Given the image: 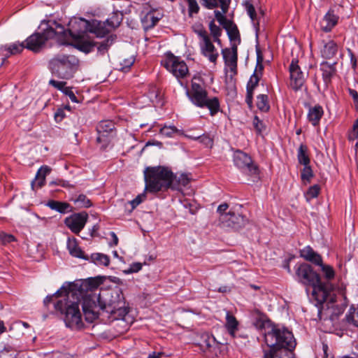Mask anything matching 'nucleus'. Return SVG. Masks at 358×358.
Returning <instances> with one entry per match:
<instances>
[{"label":"nucleus","mask_w":358,"mask_h":358,"mask_svg":"<svg viewBox=\"0 0 358 358\" xmlns=\"http://www.w3.org/2000/svg\"><path fill=\"white\" fill-rule=\"evenodd\" d=\"M256 105L257 108L262 112H268L270 109L268 95L259 94L257 96Z\"/></svg>","instance_id":"c9c22d12"},{"label":"nucleus","mask_w":358,"mask_h":358,"mask_svg":"<svg viewBox=\"0 0 358 358\" xmlns=\"http://www.w3.org/2000/svg\"><path fill=\"white\" fill-rule=\"evenodd\" d=\"M222 55L225 64L229 67L231 71L236 73L238 61L237 43L231 44V48H226L222 49Z\"/></svg>","instance_id":"f3484780"},{"label":"nucleus","mask_w":358,"mask_h":358,"mask_svg":"<svg viewBox=\"0 0 358 358\" xmlns=\"http://www.w3.org/2000/svg\"><path fill=\"white\" fill-rule=\"evenodd\" d=\"M51 171V169L46 165L42 166L37 171L36 175L37 176H40L41 178H43L45 180V177L47 175H48Z\"/></svg>","instance_id":"052dcab7"},{"label":"nucleus","mask_w":358,"mask_h":358,"mask_svg":"<svg viewBox=\"0 0 358 358\" xmlns=\"http://www.w3.org/2000/svg\"><path fill=\"white\" fill-rule=\"evenodd\" d=\"M0 241L3 245H6L15 241V238L12 234H8L5 232H0Z\"/></svg>","instance_id":"603ef678"},{"label":"nucleus","mask_w":358,"mask_h":358,"mask_svg":"<svg viewBox=\"0 0 358 358\" xmlns=\"http://www.w3.org/2000/svg\"><path fill=\"white\" fill-rule=\"evenodd\" d=\"M72 39L73 40V46L86 54L91 52L96 46L95 42L92 41L88 35L78 36L76 34V38Z\"/></svg>","instance_id":"a211bd4d"},{"label":"nucleus","mask_w":358,"mask_h":358,"mask_svg":"<svg viewBox=\"0 0 358 358\" xmlns=\"http://www.w3.org/2000/svg\"><path fill=\"white\" fill-rule=\"evenodd\" d=\"M53 23L55 24V28L59 29V36L60 43L62 44H66L69 38H75L76 34L78 36H86L87 33L90 32V21L84 18L76 19L70 22L71 28L66 30L64 27L58 24L56 21Z\"/></svg>","instance_id":"6e6552de"},{"label":"nucleus","mask_w":358,"mask_h":358,"mask_svg":"<svg viewBox=\"0 0 358 358\" xmlns=\"http://www.w3.org/2000/svg\"><path fill=\"white\" fill-rule=\"evenodd\" d=\"M145 190L156 193L172 190L182 191L187 186L190 179L186 174H180L178 177L166 168L158 166L147 168L145 171Z\"/></svg>","instance_id":"7ed1b4c3"},{"label":"nucleus","mask_w":358,"mask_h":358,"mask_svg":"<svg viewBox=\"0 0 358 358\" xmlns=\"http://www.w3.org/2000/svg\"><path fill=\"white\" fill-rule=\"evenodd\" d=\"M336 62L329 64L327 62L321 64L320 69L322 71V79L327 87L331 83L332 78L336 75Z\"/></svg>","instance_id":"5701e85b"},{"label":"nucleus","mask_w":358,"mask_h":358,"mask_svg":"<svg viewBox=\"0 0 358 358\" xmlns=\"http://www.w3.org/2000/svg\"><path fill=\"white\" fill-rule=\"evenodd\" d=\"M338 16L334 14V10H329L320 21V29L324 32H329L337 24Z\"/></svg>","instance_id":"412c9836"},{"label":"nucleus","mask_w":358,"mask_h":358,"mask_svg":"<svg viewBox=\"0 0 358 358\" xmlns=\"http://www.w3.org/2000/svg\"><path fill=\"white\" fill-rule=\"evenodd\" d=\"M263 56L261 50L257 48V66L255 72L251 76L248 85H247V94L245 97V102L250 108L252 107L253 101V91L255 87L258 85L260 78L262 74L264 69L263 64Z\"/></svg>","instance_id":"9b49d317"},{"label":"nucleus","mask_w":358,"mask_h":358,"mask_svg":"<svg viewBox=\"0 0 358 358\" xmlns=\"http://www.w3.org/2000/svg\"><path fill=\"white\" fill-rule=\"evenodd\" d=\"M159 20V17H155L153 13H148L142 20L143 28L145 30L154 27Z\"/></svg>","instance_id":"e433bc0d"},{"label":"nucleus","mask_w":358,"mask_h":358,"mask_svg":"<svg viewBox=\"0 0 358 358\" xmlns=\"http://www.w3.org/2000/svg\"><path fill=\"white\" fill-rule=\"evenodd\" d=\"M71 201L80 208H90L92 206L91 200L85 194H80L76 198L73 197Z\"/></svg>","instance_id":"58836bf2"},{"label":"nucleus","mask_w":358,"mask_h":358,"mask_svg":"<svg viewBox=\"0 0 358 358\" xmlns=\"http://www.w3.org/2000/svg\"><path fill=\"white\" fill-rule=\"evenodd\" d=\"M338 52V45L334 41H329L324 44L321 50L322 56L325 59L333 58Z\"/></svg>","instance_id":"c85d7f7f"},{"label":"nucleus","mask_w":358,"mask_h":358,"mask_svg":"<svg viewBox=\"0 0 358 358\" xmlns=\"http://www.w3.org/2000/svg\"><path fill=\"white\" fill-rule=\"evenodd\" d=\"M201 5L207 9L220 7L223 13L228 12L231 0H201Z\"/></svg>","instance_id":"393cba45"},{"label":"nucleus","mask_w":358,"mask_h":358,"mask_svg":"<svg viewBox=\"0 0 358 358\" xmlns=\"http://www.w3.org/2000/svg\"><path fill=\"white\" fill-rule=\"evenodd\" d=\"M54 37H57L60 41L59 31L55 29L52 25L47 24V27L43 29L41 32L34 33L25 40V47L29 50L38 52L45 46L49 39Z\"/></svg>","instance_id":"1a4fd4ad"},{"label":"nucleus","mask_w":358,"mask_h":358,"mask_svg":"<svg viewBox=\"0 0 358 358\" xmlns=\"http://www.w3.org/2000/svg\"><path fill=\"white\" fill-rule=\"evenodd\" d=\"M253 126L258 134H261L266 128L264 122L257 115L254 117Z\"/></svg>","instance_id":"8fccbe9b"},{"label":"nucleus","mask_w":358,"mask_h":358,"mask_svg":"<svg viewBox=\"0 0 358 358\" xmlns=\"http://www.w3.org/2000/svg\"><path fill=\"white\" fill-rule=\"evenodd\" d=\"M295 276L301 284L313 287L312 295L317 301V305L321 306L318 309L319 314L325 306L329 308V304L333 306L336 302V295L332 293L334 289V285L330 282H322L320 275L310 264L302 263L296 265Z\"/></svg>","instance_id":"f03ea898"},{"label":"nucleus","mask_w":358,"mask_h":358,"mask_svg":"<svg viewBox=\"0 0 358 358\" xmlns=\"http://www.w3.org/2000/svg\"><path fill=\"white\" fill-rule=\"evenodd\" d=\"M146 195L145 193L141 194L138 195L134 199L131 201V205L132 208H135L138 206L141 203H142L145 199Z\"/></svg>","instance_id":"680f3d73"},{"label":"nucleus","mask_w":358,"mask_h":358,"mask_svg":"<svg viewBox=\"0 0 358 358\" xmlns=\"http://www.w3.org/2000/svg\"><path fill=\"white\" fill-rule=\"evenodd\" d=\"M189 99L199 108H207L211 116L215 115L220 110V106L217 97L208 98L206 89L200 84L192 80L191 91H187Z\"/></svg>","instance_id":"0eeeda50"},{"label":"nucleus","mask_w":358,"mask_h":358,"mask_svg":"<svg viewBox=\"0 0 358 358\" xmlns=\"http://www.w3.org/2000/svg\"><path fill=\"white\" fill-rule=\"evenodd\" d=\"M115 129V124L113 122L110 120H104L99 123L96 127V130L99 136L96 141L99 143L101 142H108V134L112 133Z\"/></svg>","instance_id":"6ab92c4d"},{"label":"nucleus","mask_w":358,"mask_h":358,"mask_svg":"<svg viewBox=\"0 0 358 358\" xmlns=\"http://www.w3.org/2000/svg\"><path fill=\"white\" fill-rule=\"evenodd\" d=\"M324 114L322 106L317 105L309 109L308 119L313 126H317Z\"/></svg>","instance_id":"cd10ccee"},{"label":"nucleus","mask_w":358,"mask_h":358,"mask_svg":"<svg viewBox=\"0 0 358 358\" xmlns=\"http://www.w3.org/2000/svg\"><path fill=\"white\" fill-rule=\"evenodd\" d=\"M317 265L321 267V271H322L324 278L327 280V282H329V280L334 278L335 271L331 266L324 264L322 262Z\"/></svg>","instance_id":"a19ab883"},{"label":"nucleus","mask_w":358,"mask_h":358,"mask_svg":"<svg viewBox=\"0 0 358 358\" xmlns=\"http://www.w3.org/2000/svg\"><path fill=\"white\" fill-rule=\"evenodd\" d=\"M47 206L52 210H55L60 213H66L72 210L71 206L66 202L50 200L47 203Z\"/></svg>","instance_id":"c756f323"},{"label":"nucleus","mask_w":358,"mask_h":358,"mask_svg":"<svg viewBox=\"0 0 358 358\" xmlns=\"http://www.w3.org/2000/svg\"><path fill=\"white\" fill-rule=\"evenodd\" d=\"M238 325V322L236 318L229 311H227L225 327L231 336H234Z\"/></svg>","instance_id":"473e14b6"},{"label":"nucleus","mask_w":358,"mask_h":358,"mask_svg":"<svg viewBox=\"0 0 358 358\" xmlns=\"http://www.w3.org/2000/svg\"><path fill=\"white\" fill-rule=\"evenodd\" d=\"M110 29L105 22L97 20L90 21V33L94 34L96 37L102 38L110 31Z\"/></svg>","instance_id":"4be33fe9"},{"label":"nucleus","mask_w":358,"mask_h":358,"mask_svg":"<svg viewBox=\"0 0 358 358\" xmlns=\"http://www.w3.org/2000/svg\"><path fill=\"white\" fill-rule=\"evenodd\" d=\"M228 208L229 205L227 203H223L218 206L217 211L220 214L219 220L220 222V224H222V215L224 214H227L226 211Z\"/></svg>","instance_id":"0e129e2a"},{"label":"nucleus","mask_w":358,"mask_h":358,"mask_svg":"<svg viewBox=\"0 0 358 358\" xmlns=\"http://www.w3.org/2000/svg\"><path fill=\"white\" fill-rule=\"evenodd\" d=\"M45 183V180L43 178H41L40 176H37L36 175L35 179L31 182V187L34 190L36 189L41 188L43 186H44Z\"/></svg>","instance_id":"5fc2aeb1"},{"label":"nucleus","mask_w":358,"mask_h":358,"mask_svg":"<svg viewBox=\"0 0 358 358\" xmlns=\"http://www.w3.org/2000/svg\"><path fill=\"white\" fill-rule=\"evenodd\" d=\"M195 32L202 39V41L210 38L207 34V31L203 28L195 31Z\"/></svg>","instance_id":"774afa93"},{"label":"nucleus","mask_w":358,"mask_h":358,"mask_svg":"<svg viewBox=\"0 0 358 358\" xmlns=\"http://www.w3.org/2000/svg\"><path fill=\"white\" fill-rule=\"evenodd\" d=\"M142 268V264L139 262L133 263L130 265V267L124 271V273L126 274L136 273L141 271Z\"/></svg>","instance_id":"13d9d810"},{"label":"nucleus","mask_w":358,"mask_h":358,"mask_svg":"<svg viewBox=\"0 0 358 358\" xmlns=\"http://www.w3.org/2000/svg\"><path fill=\"white\" fill-rule=\"evenodd\" d=\"M79 66V59L70 54L56 55L48 62V68L52 75L64 80L72 78Z\"/></svg>","instance_id":"423d86ee"},{"label":"nucleus","mask_w":358,"mask_h":358,"mask_svg":"<svg viewBox=\"0 0 358 358\" xmlns=\"http://www.w3.org/2000/svg\"><path fill=\"white\" fill-rule=\"evenodd\" d=\"M66 286L69 289V297L71 298L72 301H76L78 305L80 296L85 293H92L93 289L99 286V283L93 278H88L69 282Z\"/></svg>","instance_id":"9d476101"},{"label":"nucleus","mask_w":358,"mask_h":358,"mask_svg":"<svg viewBox=\"0 0 358 358\" xmlns=\"http://www.w3.org/2000/svg\"><path fill=\"white\" fill-rule=\"evenodd\" d=\"M89 262L98 266H108L110 264V258L108 255L103 253H93L89 257Z\"/></svg>","instance_id":"2f4dec72"},{"label":"nucleus","mask_w":358,"mask_h":358,"mask_svg":"<svg viewBox=\"0 0 358 358\" xmlns=\"http://www.w3.org/2000/svg\"><path fill=\"white\" fill-rule=\"evenodd\" d=\"M57 185L63 187H74V185H70L66 180L62 179H57L50 182V185Z\"/></svg>","instance_id":"e2e57ef3"},{"label":"nucleus","mask_w":358,"mask_h":358,"mask_svg":"<svg viewBox=\"0 0 358 358\" xmlns=\"http://www.w3.org/2000/svg\"><path fill=\"white\" fill-rule=\"evenodd\" d=\"M300 256L306 260L317 265L322 263V257L315 252L310 246H306L300 250Z\"/></svg>","instance_id":"bb28decb"},{"label":"nucleus","mask_w":358,"mask_h":358,"mask_svg":"<svg viewBox=\"0 0 358 358\" xmlns=\"http://www.w3.org/2000/svg\"><path fill=\"white\" fill-rule=\"evenodd\" d=\"M268 322L269 321L266 320V317L264 315L263 317H261L259 319L256 320L255 326L259 329H263Z\"/></svg>","instance_id":"69168bd1"},{"label":"nucleus","mask_w":358,"mask_h":358,"mask_svg":"<svg viewBox=\"0 0 358 358\" xmlns=\"http://www.w3.org/2000/svg\"><path fill=\"white\" fill-rule=\"evenodd\" d=\"M201 51L203 55L208 57L210 62L216 63L219 54L210 38L206 39L200 43Z\"/></svg>","instance_id":"aec40b11"},{"label":"nucleus","mask_w":358,"mask_h":358,"mask_svg":"<svg viewBox=\"0 0 358 358\" xmlns=\"http://www.w3.org/2000/svg\"><path fill=\"white\" fill-rule=\"evenodd\" d=\"M162 64L177 78H184L189 73L186 63L172 53L168 54Z\"/></svg>","instance_id":"f8f14e48"},{"label":"nucleus","mask_w":358,"mask_h":358,"mask_svg":"<svg viewBox=\"0 0 358 358\" xmlns=\"http://www.w3.org/2000/svg\"><path fill=\"white\" fill-rule=\"evenodd\" d=\"M313 177V170H312L309 164L304 166L303 170L301 171V180L303 182H310L311 178Z\"/></svg>","instance_id":"c03bdc74"},{"label":"nucleus","mask_w":358,"mask_h":358,"mask_svg":"<svg viewBox=\"0 0 358 358\" xmlns=\"http://www.w3.org/2000/svg\"><path fill=\"white\" fill-rule=\"evenodd\" d=\"M87 218L88 215L86 212L74 213L64 220V224L73 233L78 234L84 228Z\"/></svg>","instance_id":"dca6fc26"},{"label":"nucleus","mask_w":358,"mask_h":358,"mask_svg":"<svg viewBox=\"0 0 358 358\" xmlns=\"http://www.w3.org/2000/svg\"><path fill=\"white\" fill-rule=\"evenodd\" d=\"M0 358H16V353L10 346H6L0 350Z\"/></svg>","instance_id":"de8ad7c7"},{"label":"nucleus","mask_w":358,"mask_h":358,"mask_svg":"<svg viewBox=\"0 0 358 358\" xmlns=\"http://www.w3.org/2000/svg\"><path fill=\"white\" fill-rule=\"evenodd\" d=\"M115 38V36L110 35L101 42H95L96 46H97L98 53L101 55H105L113 43Z\"/></svg>","instance_id":"7c9ffc66"},{"label":"nucleus","mask_w":358,"mask_h":358,"mask_svg":"<svg viewBox=\"0 0 358 358\" xmlns=\"http://www.w3.org/2000/svg\"><path fill=\"white\" fill-rule=\"evenodd\" d=\"M320 192V187L318 185H314L309 187L306 193V198L308 201L317 197Z\"/></svg>","instance_id":"37998d69"},{"label":"nucleus","mask_w":358,"mask_h":358,"mask_svg":"<svg viewBox=\"0 0 358 358\" xmlns=\"http://www.w3.org/2000/svg\"><path fill=\"white\" fill-rule=\"evenodd\" d=\"M24 48H26L25 47V43L22 42L21 43H15L10 45H9L6 50L9 52L10 55H15L17 53H19L23 50Z\"/></svg>","instance_id":"a18cd8bd"},{"label":"nucleus","mask_w":358,"mask_h":358,"mask_svg":"<svg viewBox=\"0 0 358 358\" xmlns=\"http://www.w3.org/2000/svg\"><path fill=\"white\" fill-rule=\"evenodd\" d=\"M67 249L69 254L76 258L89 260V256L85 255L84 251L78 246L77 240L75 238H69L67 241Z\"/></svg>","instance_id":"b1692460"},{"label":"nucleus","mask_w":358,"mask_h":358,"mask_svg":"<svg viewBox=\"0 0 358 358\" xmlns=\"http://www.w3.org/2000/svg\"><path fill=\"white\" fill-rule=\"evenodd\" d=\"M346 321L358 327V307H350L348 314L345 315Z\"/></svg>","instance_id":"ea45409f"},{"label":"nucleus","mask_w":358,"mask_h":358,"mask_svg":"<svg viewBox=\"0 0 358 358\" xmlns=\"http://www.w3.org/2000/svg\"><path fill=\"white\" fill-rule=\"evenodd\" d=\"M217 346V343H216L215 339L213 336H210L208 335H205L203 337V344L202 346H205L206 349L210 350L214 346Z\"/></svg>","instance_id":"09e8293b"},{"label":"nucleus","mask_w":358,"mask_h":358,"mask_svg":"<svg viewBox=\"0 0 358 358\" xmlns=\"http://www.w3.org/2000/svg\"><path fill=\"white\" fill-rule=\"evenodd\" d=\"M298 63V59H292L289 66L290 86L295 91L302 87L306 78V76L301 71Z\"/></svg>","instance_id":"4468645a"},{"label":"nucleus","mask_w":358,"mask_h":358,"mask_svg":"<svg viewBox=\"0 0 358 358\" xmlns=\"http://www.w3.org/2000/svg\"><path fill=\"white\" fill-rule=\"evenodd\" d=\"M179 131L175 126H164L160 129L159 133L166 137H172L174 134Z\"/></svg>","instance_id":"49530a36"},{"label":"nucleus","mask_w":358,"mask_h":358,"mask_svg":"<svg viewBox=\"0 0 358 358\" xmlns=\"http://www.w3.org/2000/svg\"><path fill=\"white\" fill-rule=\"evenodd\" d=\"M223 28L226 30L229 39L231 44L237 43V45L241 43V35L237 25L231 20Z\"/></svg>","instance_id":"a878e982"},{"label":"nucleus","mask_w":358,"mask_h":358,"mask_svg":"<svg viewBox=\"0 0 358 358\" xmlns=\"http://www.w3.org/2000/svg\"><path fill=\"white\" fill-rule=\"evenodd\" d=\"M191 138L194 141H198L201 143L203 144L206 147L212 148L213 145V139L210 137L208 134H203L201 136L193 137L191 136Z\"/></svg>","instance_id":"79ce46f5"},{"label":"nucleus","mask_w":358,"mask_h":358,"mask_svg":"<svg viewBox=\"0 0 358 358\" xmlns=\"http://www.w3.org/2000/svg\"><path fill=\"white\" fill-rule=\"evenodd\" d=\"M69 289L66 285H63L54 294L47 296L43 300L45 306L52 303L54 299L63 297L55 303V308L64 315V322L66 327L72 329H79L83 326L81 313L78 309L76 301H72L68 296Z\"/></svg>","instance_id":"39448f33"},{"label":"nucleus","mask_w":358,"mask_h":358,"mask_svg":"<svg viewBox=\"0 0 358 358\" xmlns=\"http://www.w3.org/2000/svg\"><path fill=\"white\" fill-rule=\"evenodd\" d=\"M64 93L69 97V99H71V101L75 102V103L78 102V100L76 96L75 95V94L73 93V92L72 91L71 88L66 87Z\"/></svg>","instance_id":"338daca9"},{"label":"nucleus","mask_w":358,"mask_h":358,"mask_svg":"<svg viewBox=\"0 0 358 358\" xmlns=\"http://www.w3.org/2000/svg\"><path fill=\"white\" fill-rule=\"evenodd\" d=\"M80 302L85 320L90 322H92L99 315L106 314V317L112 320H124L128 313L120 289L111 291L105 295L85 293L80 296L78 307Z\"/></svg>","instance_id":"f257e3e1"},{"label":"nucleus","mask_w":358,"mask_h":358,"mask_svg":"<svg viewBox=\"0 0 358 358\" xmlns=\"http://www.w3.org/2000/svg\"><path fill=\"white\" fill-rule=\"evenodd\" d=\"M245 8L250 19L254 21L257 17L256 10L252 4L246 2Z\"/></svg>","instance_id":"bf43d9fd"},{"label":"nucleus","mask_w":358,"mask_h":358,"mask_svg":"<svg viewBox=\"0 0 358 358\" xmlns=\"http://www.w3.org/2000/svg\"><path fill=\"white\" fill-rule=\"evenodd\" d=\"M135 59L133 57H130L129 58L124 59L122 62L120 63L122 66L121 70L126 71L130 69V67L134 64Z\"/></svg>","instance_id":"6e6d98bb"},{"label":"nucleus","mask_w":358,"mask_h":358,"mask_svg":"<svg viewBox=\"0 0 358 358\" xmlns=\"http://www.w3.org/2000/svg\"><path fill=\"white\" fill-rule=\"evenodd\" d=\"M248 222V220L243 215L236 213L230 210L227 214H224L222 217V227L231 228L234 230H239L244 227Z\"/></svg>","instance_id":"2eb2a0df"},{"label":"nucleus","mask_w":358,"mask_h":358,"mask_svg":"<svg viewBox=\"0 0 358 358\" xmlns=\"http://www.w3.org/2000/svg\"><path fill=\"white\" fill-rule=\"evenodd\" d=\"M234 162L236 166L243 170L247 174L257 177L259 175V168L252 162L250 155L241 151L236 150L234 154Z\"/></svg>","instance_id":"ddd939ff"},{"label":"nucleus","mask_w":358,"mask_h":358,"mask_svg":"<svg viewBox=\"0 0 358 358\" xmlns=\"http://www.w3.org/2000/svg\"><path fill=\"white\" fill-rule=\"evenodd\" d=\"M264 341L267 348H263V358H295L296 343L287 329L273 327L264 333Z\"/></svg>","instance_id":"20e7f679"},{"label":"nucleus","mask_w":358,"mask_h":358,"mask_svg":"<svg viewBox=\"0 0 358 358\" xmlns=\"http://www.w3.org/2000/svg\"><path fill=\"white\" fill-rule=\"evenodd\" d=\"M187 5V13L189 17H193L200 11V6L196 0H183Z\"/></svg>","instance_id":"4c0bfd02"},{"label":"nucleus","mask_w":358,"mask_h":358,"mask_svg":"<svg viewBox=\"0 0 358 358\" xmlns=\"http://www.w3.org/2000/svg\"><path fill=\"white\" fill-rule=\"evenodd\" d=\"M308 148L304 144H301L297 154V158L299 164L306 166L310 164V158L307 154Z\"/></svg>","instance_id":"f704fd0d"},{"label":"nucleus","mask_w":358,"mask_h":358,"mask_svg":"<svg viewBox=\"0 0 358 358\" xmlns=\"http://www.w3.org/2000/svg\"><path fill=\"white\" fill-rule=\"evenodd\" d=\"M122 21V14L119 12H114L111 17L106 20V22L110 29H114L120 25Z\"/></svg>","instance_id":"72a5a7b5"},{"label":"nucleus","mask_w":358,"mask_h":358,"mask_svg":"<svg viewBox=\"0 0 358 358\" xmlns=\"http://www.w3.org/2000/svg\"><path fill=\"white\" fill-rule=\"evenodd\" d=\"M66 83L64 81H57L53 79H51L49 81V85L53 86L55 88L57 89L58 90L62 91V92H64L65 89L66 87H65Z\"/></svg>","instance_id":"4d7b16f0"},{"label":"nucleus","mask_w":358,"mask_h":358,"mask_svg":"<svg viewBox=\"0 0 358 358\" xmlns=\"http://www.w3.org/2000/svg\"><path fill=\"white\" fill-rule=\"evenodd\" d=\"M209 29L213 37L220 36L222 35V31L221 28L215 24L213 20L209 23Z\"/></svg>","instance_id":"3c124183"},{"label":"nucleus","mask_w":358,"mask_h":358,"mask_svg":"<svg viewBox=\"0 0 358 358\" xmlns=\"http://www.w3.org/2000/svg\"><path fill=\"white\" fill-rule=\"evenodd\" d=\"M214 13L216 20L220 24V25L222 26V27L231 21L230 20L227 19V17L224 15V13H223V12L221 13L219 10H215Z\"/></svg>","instance_id":"864d4df0"}]
</instances>
